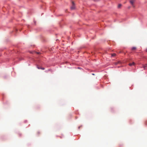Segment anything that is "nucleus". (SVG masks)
Instances as JSON below:
<instances>
[{
  "mask_svg": "<svg viewBox=\"0 0 147 147\" xmlns=\"http://www.w3.org/2000/svg\"><path fill=\"white\" fill-rule=\"evenodd\" d=\"M146 67H147V64H146L145 65L143 66V67L144 68V69H145Z\"/></svg>",
  "mask_w": 147,
  "mask_h": 147,
  "instance_id": "5",
  "label": "nucleus"
},
{
  "mask_svg": "<svg viewBox=\"0 0 147 147\" xmlns=\"http://www.w3.org/2000/svg\"><path fill=\"white\" fill-rule=\"evenodd\" d=\"M37 68L39 69H42V70L45 69V68L43 67H38Z\"/></svg>",
  "mask_w": 147,
  "mask_h": 147,
  "instance_id": "4",
  "label": "nucleus"
},
{
  "mask_svg": "<svg viewBox=\"0 0 147 147\" xmlns=\"http://www.w3.org/2000/svg\"><path fill=\"white\" fill-rule=\"evenodd\" d=\"M134 2V0H131L130 1V3L132 5H133V3Z\"/></svg>",
  "mask_w": 147,
  "mask_h": 147,
  "instance_id": "2",
  "label": "nucleus"
},
{
  "mask_svg": "<svg viewBox=\"0 0 147 147\" xmlns=\"http://www.w3.org/2000/svg\"><path fill=\"white\" fill-rule=\"evenodd\" d=\"M121 6V4H119L118 5V7L119 8Z\"/></svg>",
  "mask_w": 147,
  "mask_h": 147,
  "instance_id": "7",
  "label": "nucleus"
},
{
  "mask_svg": "<svg viewBox=\"0 0 147 147\" xmlns=\"http://www.w3.org/2000/svg\"><path fill=\"white\" fill-rule=\"evenodd\" d=\"M115 54H113L112 55V56H115Z\"/></svg>",
  "mask_w": 147,
  "mask_h": 147,
  "instance_id": "8",
  "label": "nucleus"
},
{
  "mask_svg": "<svg viewBox=\"0 0 147 147\" xmlns=\"http://www.w3.org/2000/svg\"><path fill=\"white\" fill-rule=\"evenodd\" d=\"M73 5L71 7V9H74L75 8V6L74 5V3L73 2H72Z\"/></svg>",
  "mask_w": 147,
  "mask_h": 147,
  "instance_id": "1",
  "label": "nucleus"
},
{
  "mask_svg": "<svg viewBox=\"0 0 147 147\" xmlns=\"http://www.w3.org/2000/svg\"><path fill=\"white\" fill-rule=\"evenodd\" d=\"M136 49V48L135 47H133L131 49L132 50H134Z\"/></svg>",
  "mask_w": 147,
  "mask_h": 147,
  "instance_id": "6",
  "label": "nucleus"
},
{
  "mask_svg": "<svg viewBox=\"0 0 147 147\" xmlns=\"http://www.w3.org/2000/svg\"><path fill=\"white\" fill-rule=\"evenodd\" d=\"M134 64H135V63L134 62H133L131 63H129V66H132V65H134Z\"/></svg>",
  "mask_w": 147,
  "mask_h": 147,
  "instance_id": "3",
  "label": "nucleus"
}]
</instances>
